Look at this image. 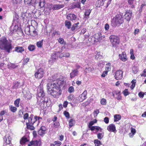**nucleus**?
Returning <instances> with one entry per match:
<instances>
[{
	"label": "nucleus",
	"mask_w": 146,
	"mask_h": 146,
	"mask_svg": "<svg viewBox=\"0 0 146 146\" xmlns=\"http://www.w3.org/2000/svg\"><path fill=\"white\" fill-rule=\"evenodd\" d=\"M113 20L115 24L117 25H119L123 22V19L120 14L116 15Z\"/></svg>",
	"instance_id": "5"
},
{
	"label": "nucleus",
	"mask_w": 146,
	"mask_h": 146,
	"mask_svg": "<svg viewBox=\"0 0 146 146\" xmlns=\"http://www.w3.org/2000/svg\"><path fill=\"white\" fill-rule=\"evenodd\" d=\"M28 15V14L27 13H23L22 15V17L24 18H27V15Z\"/></svg>",
	"instance_id": "63"
},
{
	"label": "nucleus",
	"mask_w": 146,
	"mask_h": 146,
	"mask_svg": "<svg viewBox=\"0 0 146 146\" xmlns=\"http://www.w3.org/2000/svg\"><path fill=\"white\" fill-rule=\"evenodd\" d=\"M14 86L13 87L14 88H17L19 85V83L18 82H15L13 83Z\"/></svg>",
	"instance_id": "41"
},
{
	"label": "nucleus",
	"mask_w": 146,
	"mask_h": 146,
	"mask_svg": "<svg viewBox=\"0 0 146 146\" xmlns=\"http://www.w3.org/2000/svg\"><path fill=\"white\" fill-rule=\"evenodd\" d=\"M64 114L66 117H67V118L69 117V114L68 112H67L66 111H64Z\"/></svg>",
	"instance_id": "53"
},
{
	"label": "nucleus",
	"mask_w": 146,
	"mask_h": 146,
	"mask_svg": "<svg viewBox=\"0 0 146 146\" xmlns=\"http://www.w3.org/2000/svg\"><path fill=\"white\" fill-rule=\"evenodd\" d=\"M101 104L102 105H105L106 104V100L104 98H102L101 100Z\"/></svg>",
	"instance_id": "44"
},
{
	"label": "nucleus",
	"mask_w": 146,
	"mask_h": 146,
	"mask_svg": "<svg viewBox=\"0 0 146 146\" xmlns=\"http://www.w3.org/2000/svg\"><path fill=\"white\" fill-rule=\"evenodd\" d=\"M132 70L133 73L134 74H136L138 71V69L137 67L134 66L132 68Z\"/></svg>",
	"instance_id": "37"
},
{
	"label": "nucleus",
	"mask_w": 146,
	"mask_h": 146,
	"mask_svg": "<svg viewBox=\"0 0 146 146\" xmlns=\"http://www.w3.org/2000/svg\"><path fill=\"white\" fill-rule=\"evenodd\" d=\"M40 118V117H37L36 116H35L34 117L33 115L31 114L28 119V122H27L26 123L27 126V128H29V127H33V128H34V127L32 125V120H33V122H36L37 120H38Z\"/></svg>",
	"instance_id": "4"
},
{
	"label": "nucleus",
	"mask_w": 146,
	"mask_h": 146,
	"mask_svg": "<svg viewBox=\"0 0 146 146\" xmlns=\"http://www.w3.org/2000/svg\"><path fill=\"white\" fill-rule=\"evenodd\" d=\"M38 97L37 98V103L40 106H42V104L47 106L48 102V98L47 97H45V93L42 89H40L39 92L38 93Z\"/></svg>",
	"instance_id": "2"
},
{
	"label": "nucleus",
	"mask_w": 146,
	"mask_h": 146,
	"mask_svg": "<svg viewBox=\"0 0 146 146\" xmlns=\"http://www.w3.org/2000/svg\"><path fill=\"white\" fill-rule=\"evenodd\" d=\"M39 6L40 8L44 6V4L43 1H42L41 0L40 2L38 3Z\"/></svg>",
	"instance_id": "43"
},
{
	"label": "nucleus",
	"mask_w": 146,
	"mask_h": 146,
	"mask_svg": "<svg viewBox=\"0 0 146 146\" xmlns=\"http://www.w3.org/2000/svg\"><path fill=\"white\" fill-rule=\"evenodd\" d=\"M29 117V114L28 113H26L24 114L23 118L25 120L27 119Z\"/></svg>",
	"instance_id": "52"
},
{
	"label": "nucleus",
	"mask_w": 146,
	"mask_h": 146,
	"mask_svg": "<svg viewBox=\"0 0 146 146\" xmlns=\"http://www.w3.org/2000/svg\"><path fill=\"white\" fill-rule=\"evenodd\" d=\"M60 35V33L58 31H55L53 32L52 34V36H54L55 35Z\"/></svg>",
	"instance_id": "50"
},
{
	"label": "nucleus",
	"mask_w": 146,
	"mask_h": 146,
	"mask_svg": "<svg viewBox=\"0 0 146 146\" xmlns=\"http://www.w3.org/2000/svg\"><path fill=\"white\" fill-rule=\"evenodd\" d=\"M136 130L135 128H131V132L129 134V136L130 137H133L134 135L136 133Z\"/></svg>",
	"instance_id": "23"
},
{
	"label": "nucleus",
	"mask_w": 146,
	"mask_h": 146,
	"mask_svg": "<svg viewBox=\"0 0 146 146\" xmlns=\"http://www.w3.org/2000/svg\"><path fill=\"white\" fill-rule=\"evenodd\" d=\"M54 125L55 128H57L59 127L60 124L58 122H56L54 123Z\"/></svg>",
	"instance_id": "55"
},
{
	"label": "nucleus",
	"mask_w": 146,
	"mask_h": 146,
	"mask_svg": "<svg viewBox=\"0 0 146 146\" xmlns=\"http://www.w3.org/2000/svg\"><path fill=\"white\" fill-rule=\"evenodd\" d=\"M41 144V141L40 140L39 141H32L29 143L28 144V146H31L32 145H33V146H38L39 144L40 145Z\"/></svg>",
	"instance_id": "8"
},
{
	"label": "nucleus",
	"mask_w": 146,
	"mask_h": 146,
	"mask_svg": "<svg viewBox=\"0 0 146 146\" xmlns=\"http://www.w3.org/2000/svg\"><path fill=\"white\" fill-rule=\"evenodd\" d=\"M64 4H55L53 5L52 9L53 10H58L64 7Z\"/></svg>",
	"instance_id": "13"
},
{
	"label": "nucleus",
	"mask_w": 146,
	"mask_h": 146,
	"mask_svg": "<svg viewBox=\"0 0 146 146\" xmlns=\"http://www.w3.org/2000/svg\"><path fill=\"white\" fill-rule=\"evenodd\" d=\"M73 98V96L72 95H70L68 97V100L69 101L71 100Z\"/></svg>",
	"instance_id": "61"
},
{
	"label": "nucleus",
	"mask_w": 146,
	"mask_h": 146,
	"mask_svg": "<svg viewBox=\"0 0 146 146\" xmlns=\"http://www.w3.org/2000/svg\"><path fill=\"white\" fill-rule=\"evenodd\" d=\"M116 128H107V129L108 131L111 132H113L115 133L116 132Z\"/></svg>",
	"instance_id": "48"
},
{
	"label": "nucleus",
	"mask_w": 146,
	"mask_h": 146,
	"mask_svg": "<svg viewBox=\"0 0 146 146\" xmlns=\"http://www.w3.org/2000/svg\"><path fill=\"white\" fill-rule=\"evenodd\" d=\"M115 94H116L118 96L117 97V98L118 100H119L121 99V96L119 94V92L117 93L116 92H115Z\"/></svg>",
	"instance_id": "49"
},
{
	"label": "nucleus",
	"mask_w": 146,
	"mask_h": 146,
	"mask_svg": "<svg viewBox=\"0 0 146 146\" xmlns=\"http://www.w3.org/2000/svg\"><path fill=\"white\" fill-rule=\"evenodd\" d=\"M55 145H56L58 146H60L61 144V143L59 141H56L54 142Z\"/></svg>",
	"instance_id": "56"
},
{
	"label": "nucleus",
	"mask_w": 146,
	"mask_h": 146,
	"mask_svg": "<svg viewBox=\"0 0 146 146\" xmlns=\"http://www.w3.org/2000/svg\"><path fill=\"white\" fill-rule=\"evenodd\" d=\"M79 71L77 69H74L72 70L71 72L70 73V78H73L78 75Z\"/></svg>",
	"instance_id": "11"
},
{
	"label": "nucleus",
	"mask_w": 146,
	"mask_h": 146,
	"mask_svg": "<svg viewBox=\"0 0 146 146\" xmlns=\"http://www.w3.org/2000/svg\"><path fill=\"white\" fill-rule=\"evenodd\" d=\"M99 111L98 110L95 111L94 112V115L95 117L97 116L98 114L99 113Z\"/></svg>",
	"instance_id": "54"
},
{
	"label": "nucleus",
	"mask_w": 146,
	"mask_h": 146,
	"mask_svg": "<svg viewBox=\"0 0 146 146\" xmlns=\"http://www.w3.org/2000/svg\"><path fill=\"white\" fill-rule=\"evenodd\" d=\"M21 0H12V3L13 5L17 4L21 2Z\"/></svg>",
	"instance_id": "31"
},
{
	"label": "nucleus",
	"mask_w": 146,
	"mask_h": 146,
	"mask_svg": "<svg viewBox=\"0 0 146 146\" xmlns=\"http://www.w3.org/2000/svg\"><path fill=\"white\" fill-rule=\"evenodd\" d=\"M74 88L72 86L70 87L68 90V92L70 93L73 92L74 91Z\"/></svg>",
	"instance_id": "45"
},
{
	"label": "nucleus",
	"mask_w": 146,
	"mask_h": 146,
	"mask_svg": "<svg viewBox=\"0 0 146 146\" xmlns=\"http://www.w3.org/2000/svg\"><path fill=\"white\" fill-rule=\"evenodd\" d=\"M124 95L125 96H126L127 95H129V93L128 91V89H125L123 91V92Z\"/></svg>",
	"instance_id": "46"
},
{
	"label": "nucleus",
	"mask_w": 146,
	"mask_h": 146,
	"mask_svg": "<svg viewBox=\"0 0 146 146\" xmlns=\"http://www.w3.org/2000/svg\"><path fill=\"white\" fill-rule=\"evenodd\" d=\"M111 64L110 63H108L107 64H106V70H107L106 71H108H108H109L110 70V66Z\"/></svg>",
	"instance_id": "39"
},
{
	"label": "nucleus",
	"mask_w": 146,
	"mask_h": 146,
	"mask_svg": "<svg viewBox=\"0 0 146 146\" xmlns=\"http://www.w3.org/2000/svg\"><path fill=\"white\" fill-rule=\"evenodd\" d=\"M123 73V72L121 70L117 71L115 76V78L117 80L121 79L122 78Z\"/></svg>",
	"instance_id": "9"
},
{
	"label": "nucleus",
	"mask_w": 146,
	"mask_h": 146,
	"mask_svg": "<svg viewBox=\"0 0 146 146\" xmlns=\"http://www.w3.org/2000/svg\"><path fill=\"white\" fill-rule=\"evenodd\" d=\"M87 94V92L85 90L82 94L80 95L78 97L79 101L82 102L86 98Z\"/></svg>",
	"instance_id": "10"
},
{
	"label": "nucleus",
	"mask_w": 146,
	"mask_h": 146,
	"mask_svg": "<svg viewBox=\"0 0 146 146\" xmlns=\"http://www.w3.org/2000/svg\"><path fill=\"white\" fill-rule=\"evenodd\" d=\"M110 42L112 43L113 47H115L119 42V38L116 36L111 35L110 37Z\"/></svg>",
	"instance_id": "6"
},
{
	"label": "nucleus",
	"mask_w": 146,
	"mask_h": 146,
	"mask_svg": "<svg viewBox=\"0 0 146 146\" xmlns=\"http://www.w3.org/2000/svg\"><path fill=\"white\" fill-rule=\"evenodd\" d=\"M20 101V99H18L15 100L14 102V104L17 107L19 106V104Z\"/></svg>",
	"instance_id": "35"
},
{
	"label": "nucleus",
	"mask_w": 146,
	"mask_h": 146,
	"mask_svg": "<svg viewBox=\"0 0 146 146\" xmlns=\"http://www.w3.org/2000/svg\"><path fill=\"white\" fill-rule=\"evenodd\" d=\"M104 121L106 123H108L109 121L108 118L107 117H105L104 119Z\"/></svg>",
	"instance_id": "57"
},
{
	"label": "nucleus",
	"mask_w": 146,
	"mask_h": 146,
	"mask_svg": "<svg viewBox=\"0 0 146 146\" xmlns=\"http://www.w3.org/2000/svg\"><path fill=\"white\" fill-rule=\"evenodd\" d=\"M88 40L91 42L92 44L95 43V42H96V40L94 37H91L88 39Z\"/></svg>",
	"instance_id": "29"
},
{
	"label": "nucleus",
	"mask_w": 146,
	"mask_h": 146,
	"mask_svg": "<svg viewBox=\"0 0 146 146\" xmlns=\"http://www.w3.org/2000/svg\"><path fill=\"white\" fill-rule=\"evenodd\" d=\"M25 3V4L33 5L34 4V1L32 0H24Z\"/></svg>",
	"instance_id": "28"
},
{
	"label": "nucleus",
	"mask_w": 146,
	"mask_h": 146,
	"mask_svg": "<svg viewBox=\"0 0 146 146\" xmlns=\"http://www.w3.org/2000/svg\"><path fill=\"white\" fill-rule=\"evenodd\" d=\"M105 29L106 30L108 31L109 29V26L107 24H106L105 25Z\"/></svg>",
	"instance_id": "62"
},
{
	"label": "nucleus",
	"mask_w": 146,
	"mask_h": 146,
	"mask_svg": "<svg viewBox=\"0 0 146 146\" xmlns=\"http://www.w3.org/2000/svg\"><path fill=\"white\" fill-rule=\"evenodd\" d=\"M59 54L58 52H56L53 53L51 56V58L53 61H55L56 58L58 57V55Z\"/></svg>",
	"instance_id": "16"
},
{
	"label": "nucleus",
	"mask_w": 146,
	"mask_h": 146,
	"mask_svg": "<svg viewBox=\"0 0 146 146\" xmlns=\"http://www.w3.org/2000/svg\"><path fill=\"white\" fill-rule=\"evenodd\" d=\"M65 26L68 29L70 28L71 23L70 21H66L65 22Z\"/></svg>",
	"instance_id": "24"
},
{
	"label": "nucleus",
	"mask_w": 146,
	"mask_h": 146,
	"mask_svg": "<svg viewBox=\"0 0 146 146\" xmlns=\"http://www.w3.org/2000/svg\"><path fill=\"white\" fill-rule=\"evenodd\" d=\"M43 40L41 41H38L36 43V45L38 47L40 48L41 47L43 44Z\"/></svg>",
	"instance_id": "38"
},
{
	"label": "nucleus",
	"mask_w": 146,
	"mask_h": 146,
	"mask_svg": "<svg viewBox=\"0 0 146 146\" xmlns=\"http://www.w3.org/2000/svg\"><path fill=\"white\" fill-rule=\"evenodd\" d=\"M143 74L141 75V76L145 77L146 76V69H144L143 71Z\"/></svg>",
	"instance_id": "64"
},
{
	"label": "nucleus",
	"mask_w": 146,
	"mask_h": 146,
	"mask_svg": "<svg viewBox=\"0 0 146 146\" xmlns=\"http://www.w3.org/2000/svg\"><path fill=\"white\" fill-rule=\"evenodd\" d=\"M24 49L23 47L17 46L15 48V51L17 52L22 53L24 51Z\"/></svg>",
	"instance_id": "18"
},
{
	"label": "nucleus",
	"mask_w": 146,
	"mask_h": 146,
	"mask_svg": "<svg viewBox=\"0 0 146 146\" xmlns=\"http://www.w3.org/2000/svg\"><path fill=\"white\" fill-rule=\"evenodd\" d=\"M119 58L123 61H125L127 60L126 55L125 52H123L121 54L119 55Z\"/></svg>",
	"instance_id": "15"
},
{
	"label": "nucleus",
	"mask_w": 146,
	"mask_h": 146,
	"mask_svg": "<svg viewBox=\"0 0 146 146\" xmlns=\"http://www.w3.org/2000/svg\"><path fill=\"white\" fill-rule=\"evenodd\" d=\"M74 123V121L72 119H71L69 122V126L70 127H72Z\"/></svg>",
	"instance_id": "42"
},
{
	"label": "nucleus",
	"mask_w": 146,
	"mask_h": 146,
	"mask_svg": "<svg viewBox=\"0 0 146 146\" xmlns=\"http://www.w3.org/2000/svg\"><path fill=\"white\" fill-rule=\"evenodd\" d=\"M76 16L72 13L68 14L67 16V19L70 20H74L76 19Z\"/></svg>",
	"instance_id": "14"
},
{
	"label": "nucleus",
	"mask_w": 146,
	"mask_h": 146,
	"mask_svg": "<svg viewBox=\"0 0 146 146\" xmlns=\"http://www.w3.org/2000/svg\"><path fill=\"white\" fill-rule=\"evenodd\" d=\"M107 73L108 71L104 72L101 75V76L102 77H105L106 76V75L107 74Z\"/></svg>",
	"instance_id": "60"
},
{
	"label": "nucleus",
	"mask_w": 146,
	"mask_h": 146,
	"mask_svg": "<svg viewBox=\"0 0 146 146\" xmlns=\"http://www.w3.org/2000/svg\"><path fill=\"white\" fill-rule=\"evenodd\" d=\"M10 110L13 112H15L17 110V109L15 107L11 106H10Z\"/></svg>",
	"instance_id": "40"
},
{
	"label": "nucleus",
	"mask_w": 146,
	"mask_h": 146,
	"mask_svg": "<svg viewBox=\"0 0 146 146\" xmlns=\"http://www.w3.org/2000/svg\"><path fill=\"white\" fill-rule=\"evenodd\" d=\"M95 58L96 59H98V58L100 59L103 58L102 54H101L100 52L96 51L95 52Z\"/></svg>",
	"instance_id": "22"
},
{
	"label": "nucleus",
	"mask_w": 146,
	"mask_h": 146,
	"mask_svg": "<svg viewBox=\"0 0 146 146\" xmlns=\"http://www.w3.org/2000/svg\"><path fill=\"white\" fill-rule=\"evenodd\" d=\"M102 0H98L96 3V5L98 7H99L100 6L103 5V2H102Z\"/></svg>",
	"instance_id": "32"
},
{
	"label": "nucleus",
	"mask_w": 146,
	"mask_h": 146,
	"mask_svg": "<svg viewBox=\"0 0 146 146\" xmlns=\"http://www.w3.org/2000/svg\"><path fill=\"white\" fill-rule=\"evenodd\" d=\"M94 37L96 40V42L102 39V36L101 34L100 33H99L96 34L94 35Z\"/></svg>",
	"instance_id": "17"
},
{
	"label": "nucleus",
	"mask_w": 146,
	"mask_h": 146,
	"mask_svg": "<svg viewBox=\"0 0 146 146\" xmlns=\"http://www.w3.org/2000/svg\"><path fill=\"white\" fill-rule=\"evenodd\" d=\"M124 16L127 21H129L132 17V12L130 10L126 12Z\"/></svg>",
	"instance_id": "12"
},
{
	"label": "nucleus",
	"mask_w": 146,
	"mask_h": 146,
	"mask_svg": "<svg viewBox=\"0 0 146 146\" xmlns=\"http://www.w3.org/2000/svg\"><path fill=\"white\" fill-rule=\"evenodd\" d=\"M0 48L6 50L8 53L10 52V50L12 48L11 44L5 37H3L0 39Z\"/></svg>",
	"instance_id": "3"
},
{
	"label": "nucleus",
	"mask_w": 146,
	"mask_h": 146,
	"mask_svg": "<svg viewBox=\"0 0 146 146\" xmlns=\"http://www.w3.org/2000/svg\"><path fill=\"white\" fill-rule=\"evenodd\" d=\"M91 12V10L90 9H88L86 10L85 13V18H86L88 19L89 18V15Z\"/></svg>",
	"instance_id": "26"
},
{
	"label": "nucleus",
	"mask_w": 146,
	"mask_h": 146,
	"mask_svg": "<svg viewBox=\"0 0 146 146\" xmlns=\"http://www.w3.org/2000/svg\"><path fill=\"white\" fill-rule=\"evenodd\" d=\"M79 24V23H76L75 24H74L72 26V27H71V30L72 31H74L76 29H77L78 25Z\"/></svg>",
	"instance_id": "33"
},
{
	"label": "nucleus",
	"mask_w": 146,
	"mask_h": 146,
	"mask_svg": "<svg viewBox=\"0 0 146 146\" xmlns=\"http://www.w3.org/2000/svg\"><path fill=\"white\" fill-rule=\"evenodd\" d=\"M8 66L9 67H11L13 68H15L17 67V66L15 64L11 63L9 64Z\"/></svg>",
	"instance_id": "47"
},
{
	"label": "nucleus",
	"mask_w": 146,
	"mask_h": 146,
	"mask_svg": "<svg viewBox=\"0 0 146 146\" xmlns=\"http://www.w3.org/2000/svg\"><path fill=\"white\" fill-rule=\"evenodd\" d=\"M35 48V46L33 45H30L29 46L28 48L30 51H33Z\"/></svg>",
	"instance_id": "36"
},
{
	"label": "nucleus",
	"mask_w": 146,
	"mask_h": 146,
	"mask_svg": "<svg viewBox=\"0 0 146 146\" xmlns=\"http://www.w3.org/2000/svg\"><path fill=\"white\" fill-rule=\"evenodd\" d=\"M97 122V120L96 119H95L93 121H90L89 124L88 125V127L89 128H100V127H95V126H92V127H91L95 123H96Z\"/></svg>",
	"instance_id": "20"
},
{
	"label": "nucleus",
	"mask_w": 146,
	"mask_h": 146,
	"mask_svg": "<svg viewBox=\"0 0 146 146\" xmlns=\"http://www.w3.org/2000/svg\"><path fill=\"white\" fill-rule=\"evenodd\" d=\"M63 83V81L57 79L51 84H48L47 86L48 94H50L54 98L57 97L60 95L61 90L60 88Z\"/></svg>",
	"instance_id": "1"
},
{
	"label": "nucleus",
	"mask_w": 146,
	"mask_h": 146,
	"mask_svg": "<svg viewBox=\"0 0 146 146\" xmlns=\"http://www.w3.org/2000/svg\"><path fill=\"white\" fill-rule=\"evenodd\" d=\"M29 60V59L28 58H26L25 59H24L23 62V64L25 65L27 64Z\"/></svg>",
	"instance_id": "51"
},
{
	"label": "nucleus",
	"mask_w": 146,
	"mask_h": 146,
	"mask_svg": "<svg viewBox=\"0 0 146 146\" xmlns=\"http://www.w3.org/2000/svg\"><path fill=\"white\" fill-rule=\"evenodd\" d=\"M138 95L141 98H143L144 96L143 93L141 92L139 93Z\"/></svg>",
	"instance_id": "59"
},
{
	"label": "nucleus",
	"mask_w": 146,
	"mask_h": 146,
	"mask_svg": "<svg viewBox=\"0 0 146 146\" xmlns=\"http://www.w3.org/2000/svg\"><path fill=\"white\" fill-rule=\"evenodd\" d=\"M30 28L29 26H28L26 27L25 29V32L27 35H29L30 34Z\"/></svg>",
	"instance_id": "30"
},
{
	"label": "nucleus",
	"mask_w": 146,
	"mask_h": 146,
	"mask_svg": "<svg viewBox=\"0 0 146 146\" xmlns=\"http://www.w3.org/2000/svg\"><path fill=\"white\" fill-rule=\"evenodd\" d=\"M114 121H117L121 119V116L119 114H116L114 116Z\"/></svg>",
	"instance_id": "25"
},
{
	"label": "nucleus",
	"mask_w": 146,
	"mask_h": 146,
	"mask_svg": "<svg viewBox=\"0 0 146 146\" xmlns=\"http://www.w3.org/2000/svg\"><path fill=\"white\" fill-rule=\"evenodd\" d=\"M44 74V72L43 69L40 68L35 73V76L36 78L39 79L43 77Z\"/></svg>",
	"instance_id": "7"
},
{
	"label": "nucleus",
	"mask_w": 146,
	"mask_h": 146,
	"mask_svg": "<svg viewBox=\"0 0 146 146\" xmlns=\"http://www.w3.org/2000/svg\"><path fill=\"white\" fill-rule=\"evenodd\" d=\"M58 42L60 44H62L64 42V39L62 38H60L58 40Z\"/></svg>",
	"instance_id": "58"
},
{
	"label": "nucleus",
	"mask_w": 146,
	"mask_h": 146,
	"mask_svg": "<svg viewBox=\"0 0 146 146\" xmlns=\"http://www.w3.org/2000/svg\"><path fill=\"white\" fill-rule=\"evenodd\" d=\"M46 128H40L38 131V134L40 135H42L45 133Z\"/></svg>",
	"instance_id": "21"
},
{
	"label": "nucleus",
	"mask_w": 146,
	"mask_h": 146,
	"mask_svg": "<svg viewBox=\"0 0 146 146\" xmlns=\"http://www.w3.org/2000/svg\"><path fill=\"white\" fill-rule=\"evenodd\" d=\"M103 133H98L97 134V137L98 139L100 140L101 139L104 137Z\"/></svg>",
	"instance_id": "34"
},
{
	"label": "nucleus",
	"mask_w": 146,
	"mask_h": 146,
	"mask_svg": "<svg viewBox=\"0 0 146 146\" xmlns=\"http://www.w3.org/2000/svg\"><path fill=\"white\" fill-rule=\"evenodd\" d=\"M94 143L95 146H99L102 144L100 141L98 139H95L94 140Z\"/></svg>",
	"instance_id": "27"
},
{
	"label": "nucleus",
	"mask_w": 146,
	"mask_h": 146,
	"mask_svg": "<svg viewBox=\"0 0 146 146\" xmlns=\"http://www.w3.org/2000/svg\"><path fill=\"white\" fill-rule=\"evenodd\" d=\"M28 141L27 138L25 137H22L20 140V143L21 145L24 144L26 142Z\"/></svg>",
	"instance_id": "19"
}]
</instances>
